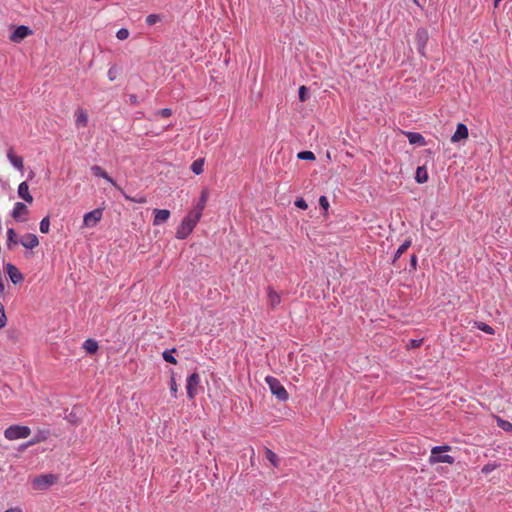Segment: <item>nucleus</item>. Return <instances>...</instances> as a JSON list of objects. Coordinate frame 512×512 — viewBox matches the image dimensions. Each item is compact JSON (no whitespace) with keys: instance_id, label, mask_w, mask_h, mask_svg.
Listing matches in <instances>:
<instances>
[{"instance_id":"obj_1","label":"nucleus","mask_w":512,"mask_h":512,"mask_svg":"<svg viewBox=\"0 0 512 512\" xmlns=\"http://www.w3.org/2000/svg\"><path fill=\"white\" fill-rule=\"evenodd\" d=\"M201 217L197 214L189 211L187 215L182 219L181 223L177 227L175 237L179 240H184L189 237L193 232L194 228L200 221Z\"/></svg>"},{"instance_id":"obj_2","label":"nucleus","mask_w":512,"mask_h":512,"mask_svg":"<svg viewBox=\"0 0 512 512\" xmlns=\"http://www.w3.org/2000/svg\"><path fill=\"white\" fill-rule=\"evenodd\" d=\"M451 450V446L449 445H439L434 446L431 449V454L429 456L428 462L433 465L436 463H447V464H454L455 458L449 454H443L445 452H448Z\"/></svg>"},{"instance_id":"obj_3","label":"nucleus","mask_w":512,"mask_h":512,"mask_svg":"<svg viewBox=\"0 0 512 512\" xmlns=\"http://www.w3.org/2000/svg\"><path fill=\"white\" fill-rule=\"evenodd\" d=\"M265 382L268 385L271 393L279 400L286 401L289 397L288 392L285 387L280 383V381L273 376H266Z\"/></svg>"},{"instance_id":"obj_4","label":"nucleus","mask_w":512,"mask_h":512,"mask_svg":"<svg viewBox=\"0 0 512 512\" xmlns=\"http://www.w3.org/2000/svg\"><path fill=\"white\" fill-rule=\"evenodd\" d=\"M31 434V429L24 425H11L4 430V437L13 441L27 438Z\"/></svg>"},{"instance_id":"obj_5","label":"nucleus","mask_w":512,"mask_h":512,"mask_svg":"<svg viewBox=\"0 0 512 512\" xmlns=\"http://www.w3.org/2000/svg\"><path fill=\"white\" fill-rule=\"evenodd\" d=\"M429 40L428 30L425 28H418L415 34V42L417 51L421 56H426V45Z\"/></svg>"},{"instance_id":"obj_6","label":"nucleus","mask_w":512,"mask_h":512,"mask_svg":"<svg viewBox=\"0 0 512 512\" xmlns=\"http://www.w3.org/2000/svg\"><path fill=\"white\" fill-rule=\"evenodd\" d=\"M200 384V375L197 372H193L186 379V393L187 397L192 400L197 395V387Z\"/></svg>"},{"instance_id":"obj_7","label":"nucleus","mask_w":512,"mask_h":512,"mask_svg":"<svg viewBox=\"0 0 512 512\" xmlns=\"http://www.w3.org/2000/svg\"><path fill=\"white\" fill-rule=\"evenodd\" d=\"M56 479V476L53 474H43L36 477L32 481V487L35 490H45L49 488L56 481Z\"/></svg>"},{"instance_id":"obj_8","label":"nucleus","mask_w":512,"mask_h":512,"mask_svg":"<svg viewBox=\"0 0 512 512\" xmlns=\"http://www.w3.org/2000/svg\"><path fill=\"white\" fill-rule=\"evenodd\" d=\"M102 216H103L102 209L96 208L84 215L83 225L85 227H94L101 220Z\"/></svg>"},{"instance_id":"obj_9","label":"nucleus","mask_w":512,"mask_h":512,"mask_svg":"<svg viewBox=\"0 0 512 512\" xmlns=\"http://www.w3.org/2000/svg\"><path fill=\"white\" fill-rule=\"evenodd\" d=\"M31 34H32V30L28 26L20 25V26L16 27V29L10 35V40L15 43H19L24 38H26L27 36H29Z\"/></svg>"},{"instance_id":"obj_10","label":"nucleus","mask_w":512,"mask_h":512,"mask_svg":"<svg viewBox=\"0 0 512 512\" xmlns=\"http://www.w3.org/2000/svg\"><path fill=\"white\" fill-rule=\"evenodd\" d=\"M29 212L28 207L22 202H16L14 204L13 210L11 211V216L17 222H24L26 218L22 217L23 215H27Z\"/></svg>"},{"instance_id":"obj_11","label":"nucleus","mask_w":512,"mask_h":512,"mask_svg":"<svg viewBox=\"0 0 512 512\" xmlns=\"http://www.w3.org/2000/svg\"><path fill=\"white\" fill-rule=\"evenodd\" d=\"M5 270L8 274V277L10 279V281L13 283V284H19L23 281L24 277H23V274L19 271V269L13 265L12 263H7L5 265Z\"/></svg>"},{"instance_id":"obj_12","label":"nucleus","mask_w":512,"mask_h":512,"mask_svg":"<svg viewBox=\"0 0 512 512\" xmlns=\"http://www.w3.org/2000/svg\"><path fill=\"white\" fill-rule=\"evenodd\" d=\"M469 136L468 127L464 123H458L456 131L451 137L452 143L460 142L461 140L467 139Z\"/></svg>"},{"instance_id":"obj_13","label":"nucleus","mask_w":512,"mask_h":512,"mask_svg":"<svg viewBox=\"0 0 512 512\" xmlns=\"http://www.w3.org/2000/svg\"><path fill=\"white\" fill-rule=\"evenodd\" d=\"M91 172L94 176L105 179L108 183L113 185L115 188L121 190V188L116 184L115 180L111 176H109V174L102 167H100L98 165H93L91 167Z\"/></svg>"},{"instance_id":"obj_14","label":"nucleus","mask_w":512,"mask_h":512,"mask_svg":"<svg viewBox=\"0 0 512 512\" xmlns=\"http://www.w3.org/2000/svg\"><path fill=\"white\" fill-rule=\"evenodd\" d=\"M74 117H75L76 128L79 129V128H84L87 126L88 114H87L86 110H84L81 107L77 108L74 112Z\"/></svg>"},{"instance_id":"obj_15","label":"nucleus","mask_w":512,"mask_h":512,"mask_svg":"<svg viewBox=\"0 0 512 512\" xmlns=\"http://www.w3.org/2000/svg\"><path fill=\"white\" fill-rule=\"evenodd\" d=\"M208 200V193L206 190L201 192L198 202L194 205V207L190 210L198 216L202 217L203 211L205 209L206 203Z\"/></svg>"},{"instance_id":"obj_16","label":"nucleus","mask_w":512,"mask_h":512,"mask_svg":"<svg viewBox=\"0 0 512 512\" xmlns=\"http://www.w3.org/2000/svg\"><path fill=\"white\" fill-rule=\"evenodd\" d=\"M20 243L26 249L32 250L39 245V239L35 234L28 233L21 238Z\"/></svg>"},{"instance_id":"obj_17","label":"nucleus","mask_w":512,"mask_h":512,"mask_svg":"<svg viewBox=\"0 0 512 512\" xmlns=\"http://www.w3.org/2000/svg\"><path fill=\"white\" fill-rule=\"evenodd\" d=\"M170 217V211L167 209H155L153 225L158 226L165 223Z\"/></svg>"},{"instance_id":"obj_18","label":"nucleus","mask_w":512,"mask_h":512,"mask_svg":"<svg viewBox=\"0 0 512 512\" xmlns=\"http://www.w3.org/2000/svg\"><path fill=\"white\" fill-rule=\"evenodd\" d=\"M18 196L28 203L33 202V196L29 192V186L26 181H23L19 184L17 190Z\"/></svg>"},{"instance_id":"obj_19","label":"nucleus","mask_w":512,"mask_h":512,"mask_svg":"<svg viewBox=\"0 0 512 512\" xmlns=\"http://www.w3.org/2000/svg\"><path fill=\"white\" fill-rule=\"evenodd\" d=\"M408 141L412 145L425 146L426 140L421 133L418 132H405Z\"/></svg>"},{"instance_id":"obj_20","label":"nucleus","mask_w":512,"mask_h":512,"mask_svg":"<svg viewBox=\"0 0 512 512\" xmlns=\"http://www.w3.org/2000/svg\"><path fill=\"white\" fill-rule=\"evenodd\" d=\"M50 435V431L49 430H38L34 436L28 441V444H31L32 446L33 445H36L40 442H43L45 440L48 439Z\"/></svg>"},{"instance_id":"obj_21","label":"nucleus","mask_w":512,"mask_h":512,"mask_svg":"<svg viewBox=\"0 0 512 512\" xmlns=\"http://www.w3.org/2000/svg\"><path fill=\"white\" fill-rule=\"evenodd\" d=\"M7 158L14 168H16L19 171L23 170L24 166L22 157L15 155L12 149L8 151Z\"/></svg>"},{"instance_id":"obj_22","label":"nucleus","mask_w":512,"mask_h":512,"mask_svg":"<svg viewBox=\"0 0 512 512\" xmlns=\"http://www.w3.org/2000/svg\"><path fill=\"white\" fill-rule=\"evenodd\" d=\"M268 301L271 309H275L281 303L280 295L271 287H268Z\"/></svg>"},{"instance_id":"obj_23","label":"nucleus","mask_w":512,"mask_h":512,"mask_svg":"<svg viewBox=\"0 0 512 512\" xmlns=\"http://www.w3.org/2000/svg\"><path fill=\"white\" fill-rule=\"evenodd\" d=\"M264 452H265L266 459L271 463V465L275 468H278L280 465V460H279L278 455L267 447H265Z\"/></svg>"},{"instance_id":"obj_24","label":"nucleus","mask_w":512,"mask_h":512,"mask_svg":"<svg viewBox=\"0 0 512 512\" xmlns=\"http://www.w3.org/2000/svg\"><path fill=\"white\" fill-rule=\"evenodd\" d=\"M411 246V239H406L396 250L394 257L392 259V263L395 262L401 257V255L406 252V250Z\"/></svg>"},{"instance_id":"obj_25","label":"nucleus","mask_w":512,"mask_h":512,"mask_svg":"<svg viewBox=\"0 0 512 512\" xmlns=\"http://www.w3.org/2000/svg\"><path fill=\"white\" fill-rule=\"evenodd\" d=\"M83 349L89 353L93 354L98 350V343L96 340L88 338L83 343Z\"/></svg>"},{"instance_id":"obj_26","label":"nucleus","mask_w":512,"mask_h":512,"mask_svg":"<svg viewBox=\"0 0 512 512\" xmlns=\"http://www.w3.org/2000/svg\"><path fill=\"white\" fill-rule=\"evenodd\" d=\"M415 180L417 183L422 184L428 180L427 169L423 166L416 169Z\"/></svg>"},{"instance_id":"obj_27","label":"nucleus","mask_w":512,"mask_h":512,"mask_svg":"<svg viewBox=\"0 0 512 512\" xmlns=\"http://www.w3.org/2000/svg\"><path fill=\"white\" fill-rule=\"evenodd\" d=\"M17 235L13 228L7 229V247L8 249H12V247L18 244V240L16 239Z\"/></svg>"},{"instance_id":"obj_28","label":"nucleus","mask_w":512,"mask_h":512,"mask_svg":"<svg viewBox=\"0 0 512 512\" xmlns=\"http://www.w3.org/2000/svg\"><path fill=\"white\" fill-rule=\"evenodd\" d=\"M175 352H176V348L166 349L163 351L162 357L168 363L177 364V359L173 355Z\"/></svg>"},{"instance_id":"obj_29","label":"nucleus","mask_w":512,"mask_h":512,"mask_svg":"<svg viewBox=\"0 0 512 512\" xmlns=\"http://www.w3.org/2000/svg\"><path fill=\"white\" fill-rule=\"evenodd\" d=\"M203 167H204V159L199 158V159H196V160L191 164V171H192L195 175H200V174L203 172Z\"/></svg>"},{"instance_id":"obj_30","label":"nucleus","mask_w":512,"mask_h":512,"mask_svg":"<svg viewBox=\"0 0 512 512\" xmlns=\"http://www.w3.org/2000/svg\"><path fill=\"white\" fill-rule=\"evenodd\" d=\"M496 421H497V426L499 428H501L505 432H512V423L511 422H509L505 419H502L500 417H497Z\"/></svg>"},{"instance_id":"obj_31","label":"nucleus","mask_w":512,"mask_h":512,"mask_svg":"<svg viewBox=\"0 0 512 512\" xmlns=\"http://www.w3.org/2000/svg\"><path fill=\"white\" fill-rule=\"evenodd\" d=\"M39 230L43 234H47L50 231V217H44L39 224Z\"/></svg>"},{"instance_id":"obj_32","label":"nucleus","mask_w":512,"mask_h":512,"mask_svg":"<svg viewBox=\"0 0 512 512\" xmlns=\"http://www.w3.org/2000/svg\"><path fill=\"white\" fill-rule=\"evenodd\" d=\"M298 96L301 102H305L310 97L309 89L304 85L300 86Z\"/></svg>"},{"instance_id":"obj_33","label":"nucleus","mask_w":512,"mask_h":512,"mask_svg":"<svg viewBox=\"0 0 512 512\" xmlns=\"http://www.w3.org/2000/svg\"><path fill=\"white\" fill-rule=\"evenodd\" d=\"M499 467V464L496 463V462H489L487 464H485L482 469H481V472L485 475H488L490 474L492 471H494L495 469H497Z\"/></svg>"},{"instance_id":"obj_34","label":"nucleus","mask_w":512,"mask_h":512,"mask_svg":"<svg viewBox=\"0 0 512 512\" xmlns=\"http://www.w3.org/2000/svg\"><path fill=\"white\" fill-rule=\"evenodd\" d=\"M475 325L479 330H481L487 334H490V335L494 334V329L490 325H488L484 322H476Z\"/></svg>"},{"instance_id":"obj_35","label":"nucleus","mask_w":512,"mask_h":512,"mask_svg":"<svg viewBox=\"0 0 512 512\" xmlns=\"http://www.w3.org/2000/svg\"><path fill=\"white\" fill-rule=\"evenodd\" d=\"M170 392H171L172 397L177 398L178 386H177L175 375L173 372H172L171 378H170Z\"/></svg>"},{"instance_id":"obj_36","label":"nucleus","mask_w":512,"mask_h":512,"mask_svg":"<svg viewBox=\"0 0 512 512\" xmlns=\"http://www.w3.org/2000/svg\"><path fill=\"white\" fill-rule=\"evenodd\" d=\"M65 419L73 425H77L80 422L79 416L75 410H72L68 415H66Z\"/></svg>"},{"instance_id":"obj_37","label":"nucleus","mask_w":512,"mask_h":512,"mask_svg":"<svg viewBox=\"0 0 512 512\" xmlns=\"http://www.w3.org/2000/svg\"><path fill=\"white\" fill-rule=\"evenodd\" d=\"M124 198L128 201H131L133 203H138V204H143L146 202V198L144 196H139V197H131L129 195H127L126 193H124L122 190H121Z\"/></svg>"},{"instance_id":"obj_38","label":"nucleus","mask_w":512,"mask_h":512,"mask_svg":"<svg viewBox=\"0 0 512 512\" xmlns=\"http://www.w3.org/2000/svg\"><path fill=\"white\" fill-rule=\"evenodd\" d=\"M297 157L301 160H315L316 157L312 151H301Z\"/></svg>"},{"instance_id":"obj_39","label":"nucleus","mask_w":512,"mask_h":512,"mask_svg":"<svg viewBox=\"0 0 512 512\" xmlns=\"http://www.w3.org/2000/svg\"><path fill=\"white\" fill-rule=\"evenodd\" d=\"M158 21H160V16L158 14H149L146 17V24L149 26L156 24Z\"/></svg>"},{"instance_id":"obj_40","label":"nucleus","mask_w":512,"mask_h":512,"mask_svg":"<svg viewBox=\"0 0 512 512\" xmlns=\"http://www.w3.org/2000/svg\"><path fill=\"white\" fill-rule=\"evenodd\" d=\"M116 37L119 39V40H125L129 37V30L126 29V28H120L117 32H116Z\"/></svg>"},{"instance_id":"obj_41","label":"nucleus","mask_w":512,"mask_h":512,"mask_svg":"<svg viewBox=\"0 0 512 512\" xmlns=\"http://www.w3.org/2000/svg\"><path fill=\"white\" fill-rule=\"evenodd\" d=\"M6 321L4 305L0 302V329L6 325Z\"/></svg>"},{"instance_id":"obj_42","label":"nucleus","mask_w":512,"mask_h":512,"mask_svg":"<svg viewBox=\"0 0 512 512\" xmlns=\"http://www.w3.org/2000/svg\"><path fill=\"white\" fill-rule=\"evenodd\" d=\"M294 204L296 207L302 210H306L308 208V204L303 198H297Z\"/></svg>"},{"instance_id":"obj_43","label":"nucleus","mask_w":512,"mask_h":512,"mask_svg":"<svg viewBox=\"0 0 512 512\" xmlns=\"http://www.w3.org/2000/svg\"><path fill=\"white\" fill-rule=\"evenodd\" d=\"M319 205L325 211L328 210V208H329V201H328L326 196H323V195L320 196V198H319Z\"/></svg>"},{"instance_id":"obj_44","label":"nucleus","mask_w":512,"mask_h":512,"mask_svg":"<svg viewBox=\"0 0 512 512\" xmlns=\"http://www.w3.org/2000/svg\"><path fill=\"white\" fill-rule=\"evenodd\" d=\"M158 115L162 117H170L172 115V110L170 108H163L157 112Z\"/></svg>"},{"instance_id":"obj_45","label":"nucleus","mask_w":512,"mask_h":512,"mask_svg":"<svg viewBox=\"0 0 512 512\" xmlns=\"http://www.w3.org/2000/svg\"><path fill=\"white\" fill-rule=\"evenodd\" d=\"M417 262H418L417 256L415 254L411 255L410 266H411L412 270L417 269Z\"/></svg>"},{"instance_id":"obj_46","label":"nucleus","mask_w":512,"mask_h":512,"mask_svg":"<svg viewBox=\"0 0 512 512\" xmlns=\"http://www.w3.org/2000/svg\"><path fill=\"white\" fill-rule=\"evenodd\" d=\"M107 75H108V78H109L110 81L115 80V78H116V70L114 68H110L108 70Z\"/></svg>"},{"instance_id":"obj_47","label":"nucleus","mask_w":512,"mask_h":512,"mask_svg":"<svg viewBox=\"0 0 512 512\" xmlns=\"http://www.w3.org/2000/svg\"><path fill=\"white\" fill-rule=\"evenodd\" d=\"M129 101H130L131 104H134V105L138 104V97H137V95L136 94H130L129 95Z\"/></svg>"},{"instance_id":"obj_48","label":"nucleus","mask_w":512,"mask_h":512,"mask_svg":"<svg viewBox=\"0 0 512 512\" xmlns=\"http://www.w3.org/2000/svg\"><path fill=\"white\" fill-rule=\"evenodd\" d=\"M422 343V339H413L411 340L412 347H418Z\"/></svg>"},{"instance_id":"obj_49","label":"nucleus","mask_w":512,"mask_h":512,"mask_svg":"<svg viewBox=\"0 0 512 512\" xmlns=\"http://www.w3.org/2000/svg\"><path fill=\"white\" fill-rule=\"evenodd\" d=\"M32 446L31 444H28V441L26 443H23L20 447H19V450L20 451H23L25 449H27L28 447Z\"/></svg>"},{"instance_id":"obj_50","label":"nucleus","mask_w":512,"mask_h":512,"mask_svg":"<svg viewBox=\"0 0 512 512\" xmlns=\"http://www.w3.org/2000/svg\"><path fill=\"white\" fill-rule=\"evenodd\" d=\"M4 512H22V510L19 507H15V508H9V509L5 510Z\"/></svg>"},{"instance_id":"obj_51","label":"nucleus","mask_w":512,"mask_h":512,"mask_svg":"<svg viewBox=\"0 0 512 512\" xmlns=\"http://www.w3.org/2000/svg\"><path fill=\"white\" fill-rule=\"evenodd\" d=\"M502 0H494V7H497Z\"/></svg>"}]
</instances>
